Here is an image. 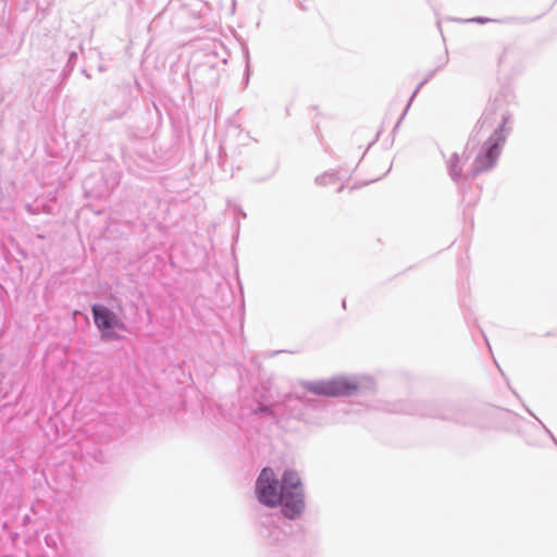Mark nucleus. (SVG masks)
I'll return each mask as SVG.
<instances>
[{"label":"nucleus","mask_w":557,"mask_h":557,"mask_svg":"<svg viewBox=\"0 0 557 557\" xmlns=\"http://www.w3.org/2000/svg\"><path fill=\"white\" fill-rule=\"evenodd\" d=\"M75 58H76V53H75V52H72V53L70 54V61H72V60H73V59H75Z\"/></svg>","instance_id":"13"},{"label":"nucleus","mask_w":557,"mask_h":557,"mask_svg":"<svg viewBox=\"0 0 557 557\" xmlns=\"http://www.w3.org/2000/svg\"><path fill=\"white\" fill-rule=\"evenodd\" d=\"M322 400L307 395H300L297 392L286 395L282 401L264 404L256 400L250 412L260 418L274 420L277 423L290 419L313 423L317 419L315 413L322 408Z\"/></svg>","instance_id":"3"},{"label":"nucleus","mask_w":557,"mask_h":557,"mask_svg":"<svg viewBox=\"0 0 557 557\" xmlns=\"http://www.w3.org/2000/svg\"><path fill=\"white\" fill-rule=\"evenodd\" d=\"M114 329H117L122 332H126V333H129V334H134L136 332V329L134 327H129L123 320H121L117 315L115 317L114 321H113V324H112V330L114 331Z\"/></svg>","instance_id":"11"},{"label":"nucleus","mask_w":557,"mask_h":557,"mask_svg":"<svg viewBox=\"0 0 557 557\" xmlns=\"http://www.w3.org/2000/svg\"><path fill=\"white\" fill-rule=\"evenodd\" d=\"M255 492L260 504L270 508L281 506L282 515L288 520L300 518L305 510V491L295 470H285L280 481L273 469L263 468L257 478Z\"/></svg>","instance_id":"2"},{"label":"nucleus","mask_w":557,"mask_h":557,"mask_svg":"<svg viewBox=\"0 0 557 557\" xmlns=\"http://www.w3.org/2000/svg\"><path fill=\"white\" fill-rule=\"evenodd\" d=\"M428 414L431 417H434V418L443 419V420H451V421H455V422L461 423V424L469 423V420L466 417L467 416L466 412H463L462 410L458 409L456 406L450 405V404L442 405L434 412H429Z\"/></svg>","instance_id":"8"},{"label":"nucleus","mask_w":557,"mask_h":557,"mask_svg":"<svg viewBox=\"0 0 557 557\" xmlns=\"http://www.w3.org/2000/svg\"><path fill=\"white\" fill-rule=\"evenodd\" d=\"M300 386L315 396L326 397H367L376 389V383L370 375H341L330 380L302 381Z\"/></svg>","instance_id":"4"},{"label":"nucleus","mask_w":557,"mask_h":557,"mask_svg":"<svg viewBox=\"0 0 557 557\" xmlns=\"http://www.w3.org/2000/svg\"><path fill=\"white\" fill-rule=\"evenodd\" d=\"M338 181L336 171H327L315 177V183L321 186L335 184Z\"/></svg>","instance_id":"10"},{"label":"nucleus","mask_w":557,"mask_h":557,"mask_svg":"<svg viewBox=\"0 0 557 557\" xmlns=\"http://www.w3.org/2000/svg\"><path fill=\"white\" fill-rule=\"evenodd\" d=\"M440 67H441V66H438L437 69H435V70L431 71V72L428 74V76H426V77H425V78H424V79H423V81H422V82L417 86V88L414 89L413 94L411 95V97H410V99H409V101H408V104H407V107L405 108V110H404V112H403V114H401V116H400V119H399V121H398V123H397V125H396V126H398V125H399V123H400V122L403 121V119L405 117L406 113L408 112V110H409V108H410V106H411V102L413 101L414 97H416V96H417V94L419 92L420 88H421L424 84H426V83L429 82V79H431V78L433 77V75L435 74V72H436Z\"/></svg>","instance_id":"9"},{"label":"nucleus","mask_w":557,"mask_h":557,"mask_svg":"<svg viewBox=\"0 0 557 557\" xmlns=\"http://www.w3.org/2000/svg\"><path fill=\"white\" fill-rule=\"evenodd\" d=\"M527 411L532 416L534 417L539 423L542 425V428L544 429L545 433L549 436V438L553 441V443L557 446V440L556 437L553 435V433L550 432V430L529 409V408H525Z\"/></svg>","instance_id":"12"},{"label":"nucleus","mask_w":557,"mask_h":557,"mask_svg":"<svg viewBox=\"0 0 557 557\" xmlns=\"http://www.w3.org/2000/svg\"><path fill=\"white\" fill-rule=\"evenodd\" d=\"M262 536L269 545L281 546L287 542L290 534L292 524L282 520L278 516H269L262 521Z\"/></svg>","instance_id":"6"},{"label":"nucleus","mask_w":557,"mask_h":557,"mask_svg":"<svg viewBox=\"0 0 557 557\" xmlns=\"http://www.w3.org/2000/svg\"><path fill=\"white\" fill-rule=\"evenodd\" d=\"M512 115L506 95L496 96L486 107L467 141V149L473 156L472 173L479 175L496 166L512 129Z\"/></svg>","instance_id":"1"},{"label":"nucleus","mask_w":557,"mask_h":557,"mask_svg":"<svg viewBox=\"0 0 557 557\" xmlns=\"http://www.w3.org/2000/svg\"><path fill=\"white\" fill-rule=\"evenodd\" d=\"M91 313L95 325L101 333V338L107 341H120L122 336L112 330L113 321L116 313L108 307L95 304L91 306Z\"/></svg>","instance_id":"7"},{"label":"nucleus","mask_w":557,"mask_h":557,"mask_svg":"<svg viewBox=\"0 0 557 557\" xmlns=\"http://www.w3.org/2000/svg\"><path fill=\"white\" fill-rule=\"evenodd\" d=\"M445 158L446 171L454 183L459 187L470 180L478 176V173H472L473 163L469 162L471 152L468 151L467 146L461 153L451 152L448 156L443 154Z\"/></svg>","instance_id":"5"}]
</instances>
